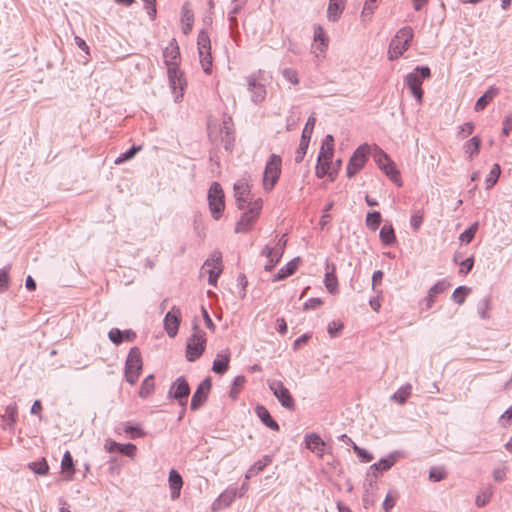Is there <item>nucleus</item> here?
Returning a JSON list of instances; mask_svg holds the SVG:
<instances>
[{
	"instance_id": "obj_1",
	"label": "nucleus",
	"mask_w": 512,
	"mask_h": 512,
	"mask_svg": "<svg viewBox=\"0 0 512 512\" xmlns=\"http://www.w3.org/2000/svg\"><path fill=\"white\" fill-rule=\"evenodd\" d=\"M430 76L431 71L428 66H417L413 72L408 73L404 77V85L409 88L418 104H421L423 101V80L430 78Z\"/></svg>"
},
{
	"instance_id": "obj_2",
	"label": "nucleus",
	"mask_w": 512,
	"mask_h": 512,
	"mask_svg": "<svg viewBox=\"0 0 512 512\" xmlns=\"http://www.w3.org/2000/svg\"><path fill=\"white\" fill-rule=\"evenodd\" d=\"M414 33L410 26L401 28L396 35L391 39L389 44V59L394 60L403 55L410 47L413 40Z\"/></svg>"
},
{
	"instance_id": "obj_3",
	"label": "nucleus",
	"mask_w": 512,
	"mask_h": 512,
	"mask_svg": "<svg viewBox=\"0 0 512 512\" xmlns=\"http://www.w3.org/2000/svg\"><path fill=\"white\" fill-rule=\"evenodd\" d=\"M206 334L197 324L193 326V333L187 340L186 359L189 362L197 360L205 351Z\"/></svg>"
},
{
	"instance_id": "obj_4",
	"label": "nucleus",
	"mask_w": 512,
	"mask_h": 512,
	"mask_svg": "<svg viewBox=\"0 0 512 512\" xmlns=\"http://www.w3.org/2000/svg\"><path fill=\"white\" fill-rule=\"evenodd\" d=\"M142 356L138 347H132L127 355L125 362V379L131 385H134L142 371Z\"/></svg>"
},
{
	"instance_id": "obj_5",
	"label": "nucleus",
	"mask_w": 512,
	"mask_h": 512,
	"mask_svg": "<svg viewBox=\"0 0 512 512\" xmlns=\"http://www.w3.org/2000/svg\"><path fill=\"white\" fill-rule=\"evenodd\" d=\"M285 237L286 235H282L274 246L266 245L262 249L261 255L268 259L266 265L264 266L265 271H272L276 264H278L281 260L287 244V239Z\"/></svg>"
},
{
	"instance_id": "obj_6",
	"label": "nucleus",
	"mask_w": 512,
	"mask_h": 512,
	"mask_svg": "<svg viewBox=\"0 0 512 512\" xmlns=\"http://www.w3.org/2000/svg\"><path fill=\"white\" fill-rule=\"evenodd\" d=\"M281 157L272 154L266 163L263 175V187L265 190L270 191L277 183L281 174Z\"/></svg>"
},
{
	"instance_id": "obj_7",
	"label": "nucleus",
	"mask_w": 512,
	"mask_h": 512,
	"mask_svg": "<svg viewBox=\"0 0 512 512\" xmlns=\"http://www.w3.org/2000/svg\"><path fill=\"white\" fill-rule=\"evenodd\" d=\"M262 205L263 202L261 198H257L253 201V203H249V207L247 208L248 210L242 214V216L236 223V233H244L251 228V226L259 216V213L262 209Z\"/></svg>"
},
{
	"instance_id": "obj_8",
	"label": "nucleus",
	"mask_w": 512,
	"mask_h": 512,
	"mask_svg": "<svg viewBox=\"0 0 512 512\" xmlns=\"http://www.w3.org/2000/svg\"><path fill=\"white\" fill-rule=\"evenodd\" d=\"M208 201L213 218L218 220L225 208L224 193L219 183L214 182L211 185L208 191Z\"/></svg>"
},
{
	"instance_id": "obj_9",
	"label": "nucleus",
	"mask_w": 512,
	"mask_h": 512,
	"mask_svg": "<svg viewBox=\"0 0 512 512\" xmlns=\"http://www.w3.org/2000/svg\"><path fill=\"white\" fill-rule=\"evenodd\" d=\"M202 270L209 275V285L216 286L217 279L223 270L222 253L220 251H213L210 257L204 262Z\"/></svg>"
},
{
	"instance_id": "obj_10",
	"label": "nucleus",
	"mask_w": 512,
	"mask_h": 512,
	"mask_svg": "<svg viewBox=\"0 0 512 512\" xmlns=\"http://www.w3.org/2000/svg\"><path fill=\"white\" fill-rule=\"evenodd\" d=\"M374 158L378 167L382 171H384L387 177H389V179L396 183L398 186H401L402 183L399 176V172L396 169L395 164L388 157V155L383 150L377 149Z\"/></svg>"
},
{
	"instance_id": "obj_11",
	"label": "nucleus",
	"mask_w": 512,
	"mask_h": 512,
	"mask_svg": "<svg viewBox=\"0 0 512 512\" xmlns=\"http://www.w3.org/2000/svg\"><path fill=\"white\" fill-rule=\"evenodd\" d=\"M370 152V147L368 144L360 145L350 157L349 163L347 165V176L349 178L353 177L358 171H360L366 161L367 155Z\"/></svg>"
},
{
	"instance_id": "obj_12",
	"label": "nucleus",
	"mask_w": 512,
	"mask_h": 512,
	"mask_svg": "<svg viewBox=\"0 0 512 512\" xmlns=\"http://www.w3.org/2000/svg\"><path fill=\"white\" fill-rule=\"evenodd\" d=\"M268 387L273 392L274 396L278 399L282 407L288 410L295 409V401L291 396L289 390L282 383V381H268Z\"/></svg>"
},
{
	"instance_id": "obj_13",
	"label": "nucleus",
	"mask_w": 512,
	"mask_h": 512,
	"mask_svg": "<svg viewBox=\"0 0 512 512\" xmlns=\"http://www.w3.org/2000/svg\"><path fill=\"white\" fill-rule=\"evenodd\" d=\"M190 394V386L184 377H178L171 385L168 397L178 402L180 406H185Z\"/></svg>"
},
{
	"instance_id": "obj_14",
	"label": "nucleus",
	"mask_w": 512,
	"mask_h": 512,
	"mask_svg": "<svg viewBox=\"0 0 512 512\" xmlns=\"http://www.w3.org/2000/svg\"><path fill=\"white\" fill-rule=\"evenodd\" d=\"M168 79L169 84L174 94L175 101L178 102L183 97V92L186 87V80L184 78L183 72L179 69V67L172 66V68L168 69Z\"/></svg>"
},
{
	"instance_id": "obj_15",
	"label": "nucleus",
	"mask_w": 512,
	"mask_h": 512,
	"mask_svg": "<svg viewBox=\"0 0 512 512\" xmlns=\"http://www.w3.org/2000/svg\"><path fill=\"white\" fill-rule=\"evenodd\" d=\"M315 123H316V118L313 115L307 119V122L302 131L299 147L295 153V162L296 163L302 162V160L307 152L309 142H310V139H311L314 127H315Z\"/></svg>"
},
{
	"instance_id": "obj_16",
	"label": "nucleus",
	"mask_w": 512,
	"mask_h": 512,
	"mask_svg": "<svg viewBox=\"0 0 512 512\" xmlns=\"http://www.w3.org/2000/svg\"><path fill=\"white\" fill-rule=\"evenodd\" d=\"M234 196L238 209L244 210L249 207V203H253L249 184L241 179L234 184Z\"/></svg>"
},
{
	"instance_id": "obj_17",
	"label": "nucleus",
	"mask_w": 512,
	"mask_h": 512,
	"mask_svg": "<svg viewBox=\"0 0 512 512\" xmlns=\"http://www.w3.org/2000/svg\"><path fill=\"white\" fill-rule=\"evenodd\" d=\"M260 73L259 71L258 74H252L247 77L248 90L251 93V100L255 104L262 103L266 98V87L259 82Z\"/></svg>"
},
{
	"instance_id": "obj_18",
	"label": "nucleus",
	"mask_w": 512,
	"mask_h": 512,
	"mask_svg": "<svg viewBox=\"0 0 512 512\" xmlns=\"http://www.w3.org/2000/svg\"><path fill=\"white\" fill-rule=\"evenodd\" d=\"M210 389L211 381L209 378H206L199 384L192 396L190 404V409L192 411L199 409L200 406L207 400Z\"/></svg>"
},
{
	"instance_id": "obj_19",
	"label": "nucleus",
	"mask_w": 512,
	"mask_h": 512,
	"mask_svg": "<svg viewBox=\"0 0 512 512\" xmlns=\"http://www.w3.org/2000/svg\"><path fill=\"white\" fill-rule=\"evenodd\" d=\"M238 494L237 488L228 487L224 492H222L212 503L211 509L213 512L221 511L235 500Z\"/></svg>"
},
{
	"instance_id": "obj_20",
	"label": "nucleus",
	"mask_w": 512,
	"mask_h": 512,
	"mask_svg": "<svg viewBox=\"0 0 512 512\" xmlns=\"http://www.w3.org/2000/svg\"><path fill=\"white\" fill-rule=\"evenodd\" d=\"M181 311L177 307L172 309L165 315L164 327L169 337H174L179 329Z\"/></svg>"
},
{
	"instance_id": "obj_21",
	"label": "nucleus",
	"mask_w": 512,
	"mask_h": 512,
	"mask_svg": "<svg viewBox=\"0 0 512 512\" xmlns=\"http://www.w3.org/2000/svg\"><path fill=\"white\" fill-rule=\"evenodd\" d=\"M164 62L168 69L172 66L179 67L180 49L175 38H173L163 51Z\"/></svg>"
},
{
	"instance_id": "obj_22",
	"label": "nucleus",
	"mask_w": 512,
	"mask_h": 512,
	"mask_svg": "<svg viewBox=\"0 0 512 512\" xmlns=\"http://www.w3.org/2000/svg\"><path fill=\"white\" fill-rule=\"evenodd\" d=\"M220 133L225 150L230 151L234 145V129L231 117H224L220 126Z\"/></svg>"
},
{
	"instance_id": "obj_23",
	"label": "nucleus",
	"mask_w": 512,
	"mask_h": 512,
	"mask_svg": "<svg viewBox=\"0 0 512 512\" xmlns=\"http://www.w3.org/2000/svg\"><path fill=\"white\" fill-rule=\"evenodd\" d=\"M305 443L307 449L311 450L318 457L322 458L325 453V442L316 433H310L305 436Z\"/></svg>"
},
{
	"instance_id": "obj_24",
	"label": "nucleus",
	"mask_w": 512,
	"mask_h": 512,
	"mask_svg": "<svg viewBox=\"0 0 512 512\" xmlns=\"http://www.w3.org/2000/svg\"><path fill=\"white\" fill-rule=\"evenodd\" d=\"M449 286L450 284L444 279L435 283L429 289L427 296L424 298L426 309H430L435 302L436 295L443 293Z\"/></svg>"
},
{
	"instance_id": "obj_25",
	"label": "nucleus",
	"mask_w": 512,
	"mask_h": 512,
	"mask_svg": "<svg viewBox=\"0 0 512 512\" xmlns=\"http://www.w3.org/2000/svg\"><path fill=\"white\" fill-rule=\"evenodd\" d=\"M399 455L398 451H394L387 457L380 459L379 462L372 464L370 470L373 471V476L376 478L375 471L383 472L389 470L396 463Z\"/></svg>"
},
{
	"instance_id": "obj_26",
	"label": "nucleus",
	"mask_w": 512,
	"mask_h": 512,
	"mask_svg": "<svg viewBox=\"0 0 512 512\" xmlns=\"http://www.w3.org/2000/svg\"><path fill=\"white\" fill-rule=\"evenodd\" d=\"M300 263V258L296 257L282 267L272 278V282H277L291 276L295 273Z\"/></svg>"
},
{
	"instance_id": "obj_27",
	"label": "nucleus",
	"mask_w": 512,
	"mask_h": 512,
	"mask_svg": "<svg viewBox=\"0 0 512 512\" xmlns=\"http://www.w3.org/2000/svg\"><path fill=\"white\" fill-rule=\"evenodd\" d=\"M168 482L171 490V498L173 500L179 498L183 486L181 475L176 470L172 469L169 473Z\"/></svg>"
},
{
	"instance_id": "obj_28",
	"label": "nucleus",
	"mask_w": 512,
	"mask_h": 512,
	"mask_svg": "<svg viewBox=\"0 0 512 512\" xmlns=\"http://www.w3.org/2000/svg\"><path fill=\"white\" fill-rule=\"evenodd\" d=\"M326 273H325V287L331 294L336 293L337 287H338V281L337 277L335 275V266L333 264L330 265V263L326 262Z\"/></svg>"
},
{
	"instance_id": "obj_29",
	"label": "nucleus",
	"mask_w": 512,
	"mask_h": 512,
	"mask_svg": "<svg viewBox=\"0 0 512 512\" xmlns=\"http://www.w3.org/2000/svg\"><path fill=\"white\" fill-rule=\"evenodd\" d=\"M345 8V0H330L328 9H327V17L330 21H337L343 10Z\"/></svg>"
},
{
	"instance_id": "obj_30",
	"label": "nucleus",
	"mask_w": 512,
	"mask_h": 512,
	"mask_svg": "<svg viewBox=\"0 0 512 512\" xmlns=\"http://www.w3.org/2000/svg\"><path fill=\"white\" fill-rule=\"evenodd\" d=\"M498 89L490 87L475 103L474 109L476 112L482 111L485 107L497 96Z\"/></svg>"
},
{
	"instance_id": "obj_31",
	"label": "nucleus",
	"mask_w": 512,
	"mask_h": 512,
	"mask_svg": "<svg viewBox=\"0 0 512 512\" xmlns=\"http://www.w3.org/2000/svg\"><path fill=\"white\" fill-rule=\"evenodd\" d=\"M481 145V139L478 136H474L463 145V150L467 155L468 159L472 160L479 154Z\"/></svg>"
},
{
	"instance_id": "obj_32",
	"label": "nucleus",
	"mask_w": 512,
	"mask_h": 512,
	"mask_svg": "<svg viewBox=\"0 0 512 512\" xmlns=\"http://www.w3.org/2000/svg\"><path fill=\"white\" fill-rule=\"evenodd\" d=\"M255 411L257 416L267 427L275 431L279 430L278 423L271 417L269 411L264 406L258 405Z\"/></svg>"
},
{
	"instance_id": "obj_33",
	"label": "nucleus",
	"mask_w": 512,
	"mask_h": 512,
	"mask_svg": "<svg viewBox=\"0 0 512 512\" xmlns=\"http://www.w3.org/2000/svg\"><path fill=\"white\" fill-rule=\"evenodd\" d=\"M230 355L228 353L218 354L213 361L212 370L216 374H224L229 368Z\"/></svg>"
},
{
	"instance_id": "obj_34",
	"label": "nucleus",
	"mask_w": 512,
	"mask_h": 512,
	"mask_svg": "<svg viewBox=\"0 0 512 512\" xmlns=\"http://www.w3.org/2000/svg\"><path fill=\"white\" fill-rule=\"evenodd\" d=\"M314 41L319 43L317 48L320 52H324L328 47V38L326 37V33L324 29L317 25L314 27Z\"/></svg>"
},
{
	"instance_id": "obj_35",
	"label": "nucleus",
	"mask_w": 512,
	"mask_h": 512,
	"mask_svg": "<svg viewBox=\"0 0 512 512\" xmlns=\"http://www.w3.org/2000/svg\"><path fill=\"white\" fill-rule=\"evenodd\" d=\"M271 462V458L269 456H264L262 459L258 460L254 463V465L247 471L245 478L246 480L251 477L257 475L259 472L264 470V468Z\"/></svg>"
},
{
	"instance_id": "obj_36",
	"label": "nucleus",
	"mask_w": 512,
	"mask_h": 512,
	"mask_svg": "<svg viewBox=\"0 0 512 512\" xmlns=\"http://www.w3.org/2000/svg\"><path fill=\"white\" fill-rule=\"evenodd\" d=\"M380 239L386 246L392 245L396 241L392 225H384L380 230Z\"/></svg>"
},
{
	"instance_id": "obj_37",
	"label": "nucleus",
	"mask_w": 512,
	"mask_h": 512,
	"mask_svg": "<svg viewBox=\"0 0 512 512\" xmlns=\"http://www.w3.org/2000/svg\"><path fill=\"white\" fill-rule=\"evenodd\" d=\"M154 391V376L148 375L142 382L139 390V396L141 398H147Z\"/></svg>"
},
{
	"instance_id": "obj_38",
	"label": "nucleus",
	"mask_w": 512,
	"mask_h": 512,
	"mask_svg": "<svg viewBox=\"0 0 512 512\" xmlns=\"http://www.w3.org/2000/svg\"><path fill=\"white\" fill-rule=\"evenodd\" d=\"M61 467L62 470L67 473V480H70L72 478V475L75 472L74 464H73V458L69 451H66L63 455L62 461H61Z\"/></svg>"
},
{
	"instance_id": "obj_39",
	"label": "nucleus",
	"mask_w": 512,
	"mask_h": 512,
	"mask_svg": "<svg viewBox=\"0 0 512 512\" xmlns=\"http://www.w3.org/2000/svg\"><path fill=\"white\" fill-rule=\"evenodd\" d=\"M412 386L411 384H405L401 386L393 395L392 399L399 404H404L407 398L411 395Z\"/></svg>"
},
{
	"instance_id": "obj_40",
	"label": "nucleus",
	"mask_w": 512,
	"mask_h": 512,
	"mask_svg": "<svg viewBox=\"0 0 512 512\" xmlns=\"http://www.w3.org/2000/svg\"><path fill=\"white\" fill-rule=\"evenodd\" d=\"M493 495V487L487 486L482 489L476 496L475 504L478 507H484L491 499Z\"/></svg>"
},
{
	"instance_id": "obj_41",
	"label": "nucleus",
	"mask_w": 512,
	"mask_h": 512,
	"mask_svg": "<svg viewBox=\"0 0 512 512\" xmlns=\"http://www.w3.org/2000/svg\"><path fill=\"white\" fill-rule=\"evenodd\" d=\"M233 7L228 12V20L230 22V29L234 30L238 26V21L236 15L242 10V8L246 5V3L241 2H232Z\"/></svg>"
},
{
	"instance_id": "obj_42",
	"label": "nucleus",
	"mask_w": 512,
	"mask_h": 512,
	"mask_svg": "<svg viewBox=\"0 0 512 512\" xmlns=\"http://www.w3.org/2000/svg\"><path fill=\"white\" fill-rule=\"evenodd\" d=\"M181 20L184 23L183 33L184 34L190 33V31L192 30L194 16H193V13L186 6H183V8H182Z\"/></svg>"
},
{
	"instance_id": "obj_43",
	"label": "nucleus",
	"mask_w": 512,
	"mask_h": 512,
	"mask_svg": "<svg viewBox=\"0 0 512 512\" xmlns=\"http://www.w3.org/2000/svg\"><path fill=\"white\" fill-rule=\"evenodd\" d=\"M197 46L199 54H202L203 51L207 52V50H211V41L209 35L204 31H200L197 37Z\"/></svg>"
},
{
	"instance_id": "obj_44",
	"label": "nucleus",
	"mask_w": 512,
	"mask_h": 512,
	"mask_svg": "<svg viewBox=\"0 0 512 512\" xmlns=\"http://www.w3.org/2000/svg\"><path fill=\"white\" fill-rule=\"evenodd\" d=\"M501 174V168L499 164H494L492 169L490 170V173L488 174L485 184L486 189H491L498 181V178Z\"/></svg>"
},
{
	"instance_id": "obj_45",
	"label": "nucleus",
	"mask_w": 512,
	"mask_h": 512,
	"mask_svg": "<svg viewBox=\"0 0 512 512\" xmlns=\"http://www.w3.org/2000/svg\"><path fill=\"white\" fill-rule=\"evenodd\" d=\"M28 467L37 475H46L49 470V466L46 460L43 458L41 461L31 462Z\"/></svg>"
},
{
	"instance_id": "obj_46",
	"label": "nucleus",
	"mask_w": 512,
	"mask_h": 512,
	"mask_svg": "<svg viewBox=\"0 0 512 512\" xmlns=\"http://www.w3.org/2000/svg\"><path fill=\"white\" fill-rule=\"evenodd\" d=\"M477 229H478V223L475 222L460 234V236H459L460 241L465 244L470 243L473 240V238L477 232Z\"/></svg>"
},
{
	"instance_id": "obj_47",
	"label": "nucleus",
	"mask_w": 512,
	"mask_h": 512,
	"mask_svg": "<svg viewBox=\"0 0 512 512\" xmlns=\"http://www.w3.org/2000/svg\"><path fill=\"white\" fill-rule=\"evenodd\" d=\"M470 288L466 286L457 287L452 293V299L457 304L461 305L464 303L466 296L469 294Z\"/></svg>"
},
{
	"instance_id": "obj_48",
	"label": "nucleus",
	"mask_w": 512,
	"mask_h": 512,
	"mask_svg": "<svg viewBox=\"0 0 512 512\" xmlns=\"http://www.w3.org/2000/svg\"><path fill=\"white\" fill-rule=\"evenodd\" d=\"M381 223V214L377 211L369 212L366 216V225L371 230L378 229Z\"/></svg>"
},
{
	"instance_id": "obj_49",
	"label": "nucleus",
	"mask_w": 512,
	"mask_h": 512,
	"mask_svg": "<svg viewBox=\"0 0 512 512\" xmlns=\"http://www.w3.org/2000/svg\"><path fill=\"white\" fill-rule=\"evenodd\" d=\"M199 58L203 71L206 74H210L212 71V56L210 50H207V52L203 51L202 54H199Z\"/></svg>"
},
{
	"instance_id": "obj_50",
	"label": "nucleus",
	"mask_w": 512,
	"mask_h": 512,
	"mask_svg": "<svg viewBox=\"0 0 512 512\" xmlns=\"http://www.w3.org/2000/svg\"><path fill=\"white\" fill-rule=\"evenodd\" d=\"M376 8L377 5L375 1L366 0L361 12L362 21L370 20Z\"/></svg>"
},
{
	"instance_id": "obj_51",
	"label": "nucleus",
	"mask_w": 512,
	"mask_h": 512,
	"mask_svg": "<svg viewBox=\"0 0 512 512\" xmlns=\"http://www.w3.org/2000/svg\"><path fill=\"white\" fill-rule=\"evenodd\" d=\"M332 158H333V147L328 146L326 148V147L322 146L320 153L318 155L317 161L322 162L326 165V164H331Z\"/></svg>"
},
{
	"instance_id": "obj_52",
	"label": "nucleus",
	"mask_w": 512,
	"mask_h": 512,
	"mask_svg": "<svg viewBox=\"0 0 512 512\" xmlns=\"http://www.w3.org/2000/svg\"><path fill=\"white\" fill-rule=\"evenodd\" d=\"M246 379L244 376L242 375H239L237 377H235L234 381H233V386L230 390V397L232 399H236L238 397V394L241 390V388L243 387L244 383H245Z\"/></svg>"
},
{
	"instance_id": "obj_53",
	"label": "nucleus",
	"mask_w": 512,
	"mask_h": 512,
	"mask_svg": "<svg viewBox=\"0 0 512 512\" xmlns=\"http://www.w3.org/2000/svg\"><path fill=\"white\" fill-rule=\"evenodd\" d=\"M141 146H135L133 145L129 150H127L126 152L122 153L116 160H115V164H122L124 163L125 161H128L130 159H132L135 154L141 150Z\"/></svg>"
},
{
	"instance_id": "obj_54",
	"label": "nucleus",
	"mask_w": 512,
	"mask_h": 512,
	"mask_svg": "<svg viewBox=\"0 0 512 512\" xmlns=\"http://www.w3.org/2000/svg\"><path fill=\"white\" fill-rule=\"evenodd\" d=\"M9 272H10V265L5 266L0 270V292H4L9 287Z\"/></svg>"
},
{
	"instance_id": "obj_55",
	"label": "nucleus",
	"mask_w": 512,
	"mask_h": 512,
	"mask_svg": "<svg viewBox=\"0 0 512 512\" xmlns=\"http://www.w3.org/2000/svg\"><path fill=\"white\" fill-rule=\"evenodd\" d=\"M490 300L488 297H484L478 302V314L482 319H489L488 314Z\"/></svg>"
},
{
	"instance_id": "obj_56",
	"label": "nucleus",
	"mask_w": 512,
	"mask_h": 512,
	"mask_svg": "<svg viewBox=\"0 0 512 512\" xmlns=\"http://www.w3.org/2000/svg\"><path fill=\"white\" fill-rule=\"evenodd\" d=\"M330 170V164H324L322 162L317 161L316 165V176L318 178H323L324 176L328 175L331 180H334V175Z\"/></svg>"
},
{
	"instance_id": "obj_57",
	"label": "nucleus",
	"mask_w": 512,
	"mask_h": 512,
	"mask_svg": "<svg viewBox=\"0 0 512 512\" xmlns=\"http://www.w3.org/2000/svg\"><path fill=\"white\" fill-rule=\"evenodd\" d=\"M424 213L422 210L415 211L410 218V224L414 231H418L423 222Z\"/></svg>"
},
{
	"instance_id": "obj_58",
	"label": "nucleus",
	"mask_w": 512,
	"mask_h": 512,
	"mask_svg": "<svg viewBox=\"0 0 512 512\" xmlns=\"http://www.w3.org/2000/svg\"><path fill=\"white\" fill-rule=\"evenodd\" d=\"M475 126L472 122H466L458 127L457 136L459 138H466L473 133Z\"/></svg>"
},
{
	"instance_id": "obj_59",
	"label": "nucleus",
	"mask_w": 512,
	"mask_h": 512,
	"mask_svg": "<svg viewBox=\"0 0 512 512\" xmlns=\"http://www.w3.org/2000/svg\"><path fill=\"white\" fill-rule=\"evenodd\" d=\"M283 77L293 85H297L299 83L298 73L293 68H285L282 71Z\"/></svg>"
},
{
	"instance_id": "obj_60",
	"label": "nucleus",
	"mask_w": 512,
	"mask_h": 512,
	"mask_svg": "<svg viewBox=\"0 0 512 512\" xmlns=\"http://www.w3.org/2000/svg\"><path fill=\"white\" fill-rule=\"evenodd\" d=\"M5 419L8 421V425L12 426L16 422L17 418V407L16 405H9L5 409Z\"/></svg>"
},
{
	"instance_id": "obj_61",
	"label": "nucleus",
	"mask_w": 512,
	"mask_h": 512,
	"mask_svg": "<svg viewBox=\"0 0 512 512\" xmlns=\"http://www.w3.org/2000/svg\"><path fill=\"white\" fill-rule=\"evenodd\" d=\"M353 450L364 463H368L373 459V456L367 450L357 446L355 443H353Z\"/></svg>"
},
{
	"instance_id": "obj_62",
	"label": "nucleus",
	"mask_w": 512,
	"mask_h": 512,
	"mask_svg": "<svg viewBox=\"0 0 512 512\" xmlns=\"http://www.w3.org/2000/svg\"><path fill=\"white\" fill-rule=\"evenodd\" d=\"M123 431L125 433H129L132 439L140 438L145 435V432L140 427L132 426L129 424H125Z\"/></svg>"
},
{
	"instance_id": "obj_63",
	"label": "nucleus",
	"mask_w": 512,
	"mask_h": 512,
	"mask_svg": "<svg viewBox=\"0 0 512 512\" xmlns=\"http://www.w3.org/2000/svg\"><path fill=\"white\" fill-rule=\"evenodd\" d=\"M108 338L113 344L120 345L123 342L122 330L118 328H112L108 332Z\"/></svg>"
},
{
	"instance_id": "obj_64",
	"label": "nucleus",
	"mask_w": 512,
	"mask_h": 512,
	"mask_svg": "<svg viewBox=\"0 0 512 512\" xmlns=\"http://www.w3.org/2000/svg\"><path fill=\"white\" fill-rule=\"evenodd\" d=\"M507 470H508V468L504 464L494 468V470L492 472L493 479L496 482L503 481L506 477Z\"/></svg>"
}]
</instances>
